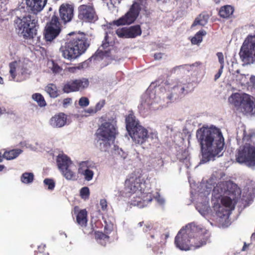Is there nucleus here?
<instances>
[{"label": "nucleus", "instance_id": "4d7b16f0", "mask_svg": "<svg viewBox=\"0 0 255 255\" xmlns=\"http://www.w3.org/2000/svg\"><path fill=\"white\" fill-rule=\"evenodd\" d=\"M4 168V166L3 165H0V171H2Z\"/></svg>", "mask_w": 255, "mask_h": 255}, {"label": "nucleus", "instance_id": "3c124183", "mask_svg": "<svg viewBox=\"0 0 255 255\" xmlns=\"http://www.w3.org/2000/svg\"><path fill=\"white\" fill-rule=\"evenodd\" d=\"M20 73L23 76H26L30 74V72L26 68L23 67L21 69Z\"/></svg>", "mask_w": 255, "mask_h": 255}, {"label": "nucleus", "instance_id": "5701e85b", "mask_svg": "<svg viewBox=\"0 0 255 255\" xmlns=\"http://www.w3.org/2000/svg\"><path fill=\"white\" fill-rule=\"evenodd\" d=\"M254 102L251 100V96L247 94H243L242 103L240 107L244 109L245 112H251L253 110Z\"/></svg>", "mask_w": 255, "mask_h": 255}, {"label": "nucleus", "instance_id": "c756f323", "mask_svg": "<svg viewBox=\"0 0 255 255\" xmlns=\"http://www.w3.org/2000/svg\"><path fill=\"white\" fill-rule=\"evenodd\" d=\"M236 198L233 199V197H229L226 195L222 198L221 202L223 206L232 210L235 208V205L233 204V201Z\"/></svg>", "mask_w": 255, "mask_h": 255}, {"label": "nucleus", "instance_id": "7ed1b4c3", "mask_svg": "<svg viewBox=\"0 0 255 255\" xmlns=\"http://www.w3.org/2000/svg\"><path fill=\"white\" fill-rule=\"evenodd\" d=\"M254 138V131L244 130L243 145L239 148L236 155L238 162L245 163L249 167L255 166V143L253 140Z\"/></svg>", "mask_w": 255, "mask_h": 255}, {"label": "nucleus", "instance_id": "20e7f679", "mask_svg": "<svg viewBox=\"0 0 255 255\" xmlns=\"http://www.w3.org/2000/svg\"><path fill=\"white\" fill-rule=\"evenodd\" d=\"M89 43L85 34L76 35L68 41L60 49L64 58L68 60L75 59L84 53Z\"/></svg>", "mask_w": 255, "mask_h": 255}, {"label": "nucleus", "instance_id": "b1692460", "mask_svg": "<svg viewBox=\"0 0 255 255\" xmlns=\"http://www.w3.org/2000/svg\"><path fill=\"white\" fill-rule=\"evenodd\" d=\"M87 211L86 209L81 210L76 216L77 224L82 227L86 226L87 223Z\"/></svg>", "mask_w": 255, "mask_h": 255}, {"label": "nucleus", "instance_id": "6ab92c4d", "mask_svg": "<svg viewBox=\"0 0 255 255\" xmlns=\"http://www.w3.org/2000/svg\"><path fill=\"white\" fill-rule=\"evenodd\" d=\"M88 164L89 162L88 161L80 162L78 168V172L84 176V178L86 181H89L93 179L94 172L89 169Z\"/></svg>", "mask_w": 255, "mask_h": 255}, {"label": "nucleus", "instance_id": "5fc2aeb1", "mask_svg": "<svg viewBox=\"0 0 255 255\" xmlns=\"http://www.w3.org/2000/svg\"><path fill=\"white\" fill-rule=\"evenodd\" d=\"M250 82L253 85V88H254V90L255 91V76H251L250 77Z\"/></svg>", "mask_w": 255, "mask_h": 255}, {"label": "nucleus", "instance_id": "a18cd8bd", "mask_svg": "<svg viewBox=\"0 0 255 255\" xmlns=\"http://www.w3.org/2000/svg\"><path fill=\"white\" fill-rule=\"evenodd\" d=\"M100 204L103 211H105L107 209V202L106 199H103L100 200Z\"/></svg>", "mask_w": 255, "mask_h": 255}, {"label": "nucleus", "instance_id": "9b49d317", "mask_svg": "<svg viewBox=\"0 0 255 255\" xmlns=\"http://www.w3.org/2000/svg\"><path fill=\"white\" fill-rule=\"evenodd\" d=\"M62 25L59 17L54 15L45 26L44 35L46 41H51L55 39L61 31Z\"/></svg>", "mask_w": 255, "mask_h": 255}, {"label": "nucleus", "instance_id": "473e14b6", "mask_svg": "<svg viewBox=\"0 0 255 255\" xmlns=\"http://www.w3.org/2000/svg\"><path fill=\"white\" fill-rule=\"evenodd\" d=\"M32 98L36 101L38 105L40 107H44L47 104L44 97L40 93H35L32 95Z\"/></svg>", "mask_w": 255, "mask_h": 255}, {"label": "nucleus", "instance_id": "864d4df0", "mask_svg": "<svg viewBox=\"0 0 255 255\" xmlns=\"http://www.w3.org/2000/svg\"><path fill=\"white\" fill-rule=\"evenodd\" d=\"M162 53H156L154 55V58L155 60H159L162 58Z\"/></svg>", "mask_w": 255, "mask_h": 255}, {"label": "nucleus", "instance_id": "8fccbe9b", "mask_svg": "<svg viewBox=\"0 0 255 255\" xmlns=\"http://www.w3.org/2000/svg\"><path fill=\"white\" fill-rule=\"evenodd\" d=\"M86 113H88L89 114H94L97 113L96 110H95V108L90 107L88 109L85 111Z\"/></svg>", "mask_w": 255, "mask_h": 255}, {"label": "nucleus", "instance_id": "09e8293b", "mask_svg": "<svg viewBox=\"0 0 255 255\" xmlns=\"http://www.w3.org/2000/svg\"><path fill=\"white\" fill-rule=\"evenodd\" d=\"M72 101V99L70 98H65L63 100V106L64 108H66L67 107L68 105H69Z\"/></svg>", "mask_w": 255, "mask_h": 255}, {"label": "nucleus", "instance_id": "052dcab7", "mask_svg": "<svg viewBox=\"0 0 255 255\" xmlns=\"http://www.w3.org/2000/svg\"><path fill=\"white\" fill-rule=\"evenodd\" d=\"M214 1L216 3H219L220 2V0H214Z\"/></svg>", "mask_w": 255, "mask_h": 255}, {"label": "nucleus", "instance_id": "37998d69", "mask_svg": "<svg viewBox=\"0 0 255 255\" xmlns=\"http://www.w3.org/2000/svg\"><path fill=\"white\" fill-rule=\"evenodd\" d=\"M105 104V102L104 100L101 101L99 102L94 107L95 110H96L97 112L101 110V109L104 107Z\"/></svg>", "mask_w": 255, "mask_h": 255}, {"label": "nucleus", "instance_id": "bb28decb", "mask_svg": "<svg viewBox=\"0 0 255 255\" xmlns=\"http://www.w3.org/2000/svg\"><path fill=\"white\" fill-rule=\"evenodd\" d=\"M21 152L22 150L20 149L5 151L3 154V157L7 160H12L17 157Z\"/></svg>", "mask_w": 255, "mask_h": 255}, {"label": "nucleus", "instance_id": "7c9ffc66", "mask_svg": "<svg viewBox=\"0 0 255 255\" xmlns=\"http://www.w3.org/2000/svg\"><path fill=\"white\" fill-rule=\"evenodd\" d=\"M209 16L208 14L201 13L195 19L192 26L200 25L204 26L208 22Z\"/></svg>", "mask_w": 255, "mask_h": 255}, {"label": "nucleus", "instance_id": "aec40b11", "mask_svg": "<svg viewBox=\"0 0 255 255\" xmlns=\"http://www.w3.org/2000/svg\"><path fill=\"white\" fill-rule=\"evenodd\" d=\"M108 35L107 33H106L102 44L97 50L93 56L96 57L103 58L104 56H109L110 50L109 49L107 50V49L109 47L110 44L109 41H108Z\"/></svg>", "mask_w": 255, "mask_h": 255}, {"label": "nucleus", "instance_id": "393cba45", "mask_svg": "<svg viewBox=\"0 0 255 255\" xmlns=\"http://www.w3.org/2000/svg\"><path fill=\"white\" fill-rule=\"evenodd\" d=\"M63 176L68 180H75L77 179L76 173L72 168V165L61 171Z\"/></svg>", "mask_w": 255, "mask_h": 255}, {"label": "nucleus", "instance_id": "a211bd4d", "mask_svg": "<svg viewBox=\"0 0 255 255\" xmlns=\"http://www.w3.org/2000/svg\"><path fill=\"white\" fill-rule=\"evenodd\" d=\"M47 2L45 0H26V3L34 14L41 11Z\"/></svg>", "mask_w": 255, "mask_h": 255}, {"label": "nucleus", "instance_id": "dca6fc26", "mask_svg": "<svg viewBox=\"0 0 255 255\" xmlns=\"http://www.w3.org/2000/svg\"><path fill=\"white\" fill-rule=\"evenodd\" d=\"M74 11L73 5L67 3L62 4L59 8V18L61 24H65L72 21L74 15Z\"/></svg>", "mask_w": 255, "mask_h": 255}, {"label": "nucleus", "instance_id": "412c9836", "mask_svg": "<svg viewBox=\"0 0 255 255\" xmlns=\"http://www.w3.org/2000/svg\"><path fill=\"white\" fill-rule=\"evenodd\" d=\"M126 128L128 132L136 128L137 126H141L139 122L136 120L133 112H130L126 118Z\"/></svg>", "mask_w": 255, "mask_h": 255}, {"label": "nucleus", "instance_id": "a19ab883", "mask_svg": "<svg viewBox=\"0 0 255 255\" xmlns=\"http://www.w3.org/2000/svg\"><path fill=\"white\" fill-rule=\"evenodd\" d=\"M109 238V236L102 232H97L95 233V238L96 240H108Z\"/></svg>", "mask_w": 255, "mask_h": 255}, {"label": "nucleus", "instance_id": "9d476101", "mask_svg": "<svg viewBox=\"0 0 255 255\" xmlns=\"http://www.w3.org/2000/svg\"><path fill=\"white\" fill-rule=\"evenodd\" d=\"M215 194L226 195L236 198L237 194L240 193V189L235 183L231 181H226L219 182L213 189Z\"/></svg>", "mask_w": 255, "mask_h": 255}, {"label": "nucleus", "instance_id": "f257e3e1", "mask_svg": "<svg viewBox=\"0 0 255 255\" xmlns=\"http://www.w3.org/2000/svg\"><path fill=\"white\" fill-rule=\"evenodd\" d=\"M196 137L201 145L203 162L222 155L220 153L224 149L225 141L220 128L203 127L197 130Z\"/></svg>", "mask_w": 255, "mask_h": 255}, {"label": "nucleus", "instance_id": "cd10ccee", "mask_svg": "<svg viewBox=\"0 0 255 255\" xmlns=\"http://www.w3.org/2000/svg\"><path fill=\"white\" fill-rule=\"evenodd\" d=\"M151 103L150 98L147 96L143 98L140 104L138 106V108L140 112H145L150 110Z\"/></svg>", "mask_w": 255, "mask_h": 255}, {"label": "nucleus", "instance_id": "39448f33", "mask_svg": "<svg viewBox=\"0 0 255 255\" xmlns=\"http://www.w3.org/2000/svg\"><path fill=\"white\" fill-rule=\"evenodd\" d=\"M14 23L18 35L24 39H32L36 35V27L38 26V24L36 15L28 14L22 17H17Z\"/></svg>", "mask_w": 255, "mask_h": 255}, {"label": "nucleus", "instance_id": "f8f14e48", "mask_svg": "<svg viewBox=\"0 0 255 255\" xmlns=\"http://www.w3.org/2000/svg\"><path fill=\"white\" fill-rule=\"evenodd\" d=\"M140 10V6L138 3L134 2L131 6L129 11L123 16L113 23L117 26L129 24L133 22L138 16Z\"/></svg>", "mask_w": 255, "mask_h": 255}, {"label": "nucleus", "instance_id": "de8ad7c7", "mask_svg": "<svg viewBox=\"0 0 255 255\" xmlns=\"http://www.w3.org/2000/svg\"><path fill=\"white\" fill-rule=\"evenodd\" d=\"M9 73L10 75L12 78V80H14L16 77V68L14 67L10 66V69L9 71Z\"/></svg>", "mask_w": 255, "mask_h": 255}, {"label": "nucleus", "instance_id": "1a4fd4ad", "mask_svg": "<svg viewBox=\"0 0 255 255\" xmlns=\"http://www.w3.org/2000/svg\"><path fill=\"white\" fill-rule=\"evenodd\" d=\"M128 133L135 144L141 145H145L146 142H148L149 138L155 140L158 139L157 133L152 132L148 134V130L142 126H137Z\"/></svg>", "mask_w": 255, "mask_h": 255}, {"label": "nucleus", "instance_id": "c9c22d12", "mask_svg": "<svg viewBox=\"0 0 255 255\" xmlns=\"http://www.w3.org/2000/svg\"><path fill=\"white\" fill-rule=\"evenodd\" d=\"M80 195L82 199L84 200L88 199L90 196L89 188L88 187H82L80 189Z\"/></svg>", "mask_w": 255, "mask_h": 255}, {"label": "nucleus", "instance_id": "6e6552de", "mask_svg": "<svg viewBox=\"0 0 255 255\" xmlns=\"http://www.w3.org/2000/svg\"><path fill=\"white\" fill-rule=\"evenodd\" d=\"M244 65L255 63V35H248L244 40L239 52Z\"/></svg>", "mask_w": 255, "mask_h": 255}, {"label": "nucleus", "instance_id": "a878e982", "mask_svg": "<svg viewBox=\"0 0 255 255\" xmlns=\"http://www.w3.org/2000/svg\"><path fill=\"white\" fill-rule=\"evenodd\" d=\"M234 8L230 5L222 6L219 11V15L223 18L229 17L234 12Z\"/></svg>", "mask_w": 255, "mask_h": 255}, {"label": "nucleus", "instance_id": "680f3d73", "mask_svg": "<svg viewBox=\"0 0 255 255\" xmlns=\"http://www.w3.org/2000/svg\"><path fill=\"white\" fill-rule=\"evenodd\" d=\"M148 145H150V144H151V143H148Z\"/></svg>", "mask_w": 255, "mask_h": 255}, {"label": "nucleus", "instance_id": "bf43d9fd", "mask_svg": "<svg viewBox=\"0 0 255 255\" xmlns=\"http://www.w3.org/2000/svg\"><path fill=\"white\" fill-rule=\"evenodd\" d=\"M184 90H185L184 88V87H182L181 88V93L183 94L184 92Z\"/></svg>", "mask_w": 255, "mask_h": 255}, {"label": "nucleus", "instance_id": "6e6d98bb", "mask_svg": "<svg viewBox=\"0 0 255 255\" xmlns=\"http://www.w3.org/2000/svg\"><path fill=\"white\" fill-rule=\"evenodd\" d=\"M249 244H247L246 243H244V246L242 249V251H245L249 247Z\"/></svg>", "mask_w": 255, "mask_h": 255}, {"label": "nucleus", "instance_id": "4c0bfd02", "mask_svg": "<svg viewBox=\"0 0 255 255\" xmlns=\"http://www.w3.org/2000/svg\"><path fill=\"white\" fill-rule=\"evenodd\" d=\"M139 227H142L144 226L143 228V231L145 232L150 231L152 228V224L151 223H144L143 221L140 222L138 224Z\"/></svg>", "mask_w": 255, "mask_h": 255}, {"label": "nucleus", "instance_id": "2f4dec72", "mask_svg": "<svg viewBox=\"0 0 255 255\" xmlns=\"http://www.w3.org/2000/svg\"><path fill=\"white\" fill-rule=\"evenodd\" d=\"M45 91L51 98H55L59 95L57 87L53 84H48L45 87Z\"/></svg>", "mask_w": 255, "mask_h": 255}, {"label": "nucleus", "instance_id": "c03bdc74", "mask_svg": "<svg viewBox=\"0 0 255 255\" xmlns=\"http://www.w3.org/2000/svg\"><path fill=\"white\" fill-rule=\"evenodd\" d=\"M52 70L53 73H57L60 72L61 71V68L57 64L53 63Z\"/></svg>", "mask_w": 255, "mask_h": 255}, {"label": "nucleus", "instance_id": "e433bc0d", "mask_svg": "<svg viewBox=\"0 0 255 255\" xmlns=\"http://www.w3.org/2000/svg\"><path fill=\"white\" fill-rule=\"evenodd\" d=\"M236 80L241 84V85H244L248 83V79L246 76L244 74H238L236 76Z\"/></svg>", "mask_w": 255, "mask_h": 255}, {"label": "nucleus", "instance_id": "ea45409f", "mask_svg": "<svg viewBox=\"0 0 255 255\" xmlns=\"http://www.w3.org/2000/svg\"><path fill=\"white\" fill-rule=\"evenodd\" d=\"M89 100L88 98L83 97H81L79 101V105L81 107H86L89 105Z\"/></svg>", "mask_w": 255, "mask_h": 255}, {"label": "nucleus", "instance_id": "49530a36", "mask_svg": "<svg viewBox=\"0 0 255 255\" xmlns=\"http://www.w3.org/2000/svg\"><path fill=\"white\" fill-rule=\"evenodd\" d=\"M79 69V67H66L65 70L67 72L74 73H75L77 69Z\"/></svg>", "mask_w": 255, "mask_h": 255}, {"label": "nucleus", "instance_id": "423d86ee", "mask_svg": "<svg viewBox=\"0 0 255 255\" xmlns=\"http://www.w3.org/2000/svg\"><path fill=\"white\" fill-rule=\"evenodd\" d=\"M125 191L132 195L135 194L133 198H136V199L132 201L131 203L134 205H138L141 202V200L145 201V198L150 194L146 188L145 182L140 177H132L126 180Z\"/></svg>", "mask_w": 255, "mask_h": 255}, {"label": "nucleus", "instance_id": "79ce46f5", "mask_svg": "<svg viewBox=\"0 0 255 255\" xmlns=\"http://www.w3.org/2000/svg\"><path fill=\"white\" fill-rule=\"evenodd\" d=\"M217 56L218 58L219 62L221 64V68H223L224 65V58L223 54L222 52H218L217 53Z\"/></svg>", "mask_w": 255, "mask_h": 255}, {"label": "nucleus", "instance_id": "13d9d810", "mask_svg": "<svg viewBox=\"0 0 255 255\" xmlns=\"http://www.w3.org/2000/svg\"><path fill=\"white\" fill-rule=\"evenodd\" d=\"M0 84H3V79L0 76Z\"/></svg>", "mask_w": 255, "mask_h": 255}, {"label": "nucleus", "instance_id": "0eeeda50", "mask_svg": "<svg viewBox=\"0 0 255 255\" xmlns=\"http://www.w3.org/2000/svg\"><path fill=\"white\" fill-rule=\"evenodd\" d=\"M116 123L114 120L105 122L101 124L98 129V136L101 140L105 142V151L110 146V142L115 141L116 135L118 133Z\"/></svg>", "mask_w": 255, "mask_h": 255}, {"label": "nucleus", "instance_id": "f03ea898", "mask_svg": "<svg viewBox=\"0 0 255 255\" xmlns=\"http://www.w3.org/2000/svg\"><path fill=\"white\" fill-rule=\"evenodd\" d=\"M208 240L207 231L194 223L188 224L175 238L176 247L181 251L195 250L205 245Z\"/></svg>", "mask_w": 255, "mask_h": 255}, {"label": "nucleus", "instance_id": "4468645a", "mask_svg": "<svg viewBox=\"0 0 255 255\" xmlns=\"http://www.w3.org/2000/svg\"><path fill=\"white\" fill-rule=\"evenodd\" d=\"M78 18L86 22H94L98 19L93 5L83 4L78 7Z\"/></svg>", "mask_w": 255, "mask_h": 255}, {"label": "nucleus", "instance_id": "f704fd0d", "mask_svg": "<svg viewBox=\"0 0 255 255\" xmlns=\"http://www.w3.org/2000/svg\"><path fill=\"white\" fill-rule=\"evenodd\" d=\"M20 179L23 183H31L34 180V175L32 173L25 172L22 174Z\"/></svg>", "mask_w": 255, "mask_h": 255}, {"label": "nucleus", "instance_id": "603ef678", "mask_svg": "<svg viewBox=\"0 0 255 255\" xmlns=\"http://www.w3.org/2000/svg\"><path fill=\"white\" fill-rule=\"evenodd\" d=\"M223 68H222L221 67L220 69L219 70L218 73L215 75V80H217L221 76V75L222 74V72H223Z\"/></svg>", "mask_w": 255, "mask_h": 255}, {"label": "nucleus", "instance_id": "58836bf2", "mask_svg": "<svg viewBox=\"0 0 255 255\" xmlns=\"http://www.w3.org/2000/svg\"><path fill=\"white\" fill-rule=\"evenodd\" d=\"M44 183L48 186L49 190H53L55 187V182L53 179L46 178L44 180Z\"/></svg>", "mask_w": 255, "mask_h": 255}, {"label": "nucleus", "instance_id": "f3484780", "mask_svg": "<svg viewBox=\"0 0 255 255\" xmlns=\"http://www.w3.org/2000/svg\"><path fill=\"white\" fill-rule=\"evenodd\" d=\"M67 116L64 113L55 114L49 120V124L53 128H61L64 126L67 122Z\"/></svg>", "mask_w": 255, "mask_h": 255}, {"label": "nucleus", "instance_id": "ddd939ff", "mask_svg": "<svg viewBox=\"0 0 255 255\" xmlns=\"http://www.w3.org/2000/svg\"><path fill=\"white\" fill-rule=\"evenodd\" d=\"M89 85V80L86 78L70 80L64 84L62 91L65 93L78 92L87 88Z\"/></svg>", "mask_w": 255, "mask_h": 255}, {"label": "nucleus", "instance_id": "c85d7f7f", "mask_svg": "<svg viewBox=\"0 0 255 255\" xmlns=\"http://www.w3.org/2000/svg\"><path fill=\"white\" fill-rule=\"evenodd\" d=\"M242 96L243 94L234 93L229 98V100L236 107L239 108L241 106V103H242Z\"/></svg>", "mask_w": 255, "mask_h": 255}, {"label": "nucleus", "instance_id": "2eb2a0df", "mask_svg": "<svg viewBox=\"0 0 255 255\" xmlns=\"http://www.w3.org/2000/svg\"><path fill=\"white\" fill-rule=\"evenodd\" d=\"M116 33L120 38H134L141 34L142 31L139 25H134L128 27L118 28Z\"/></svg>", "mask_w": 255, "mask_h": 255}, {"label": "nucleus", "instance_id": "72a5a7b5", "mask_svg": "<svg viewBox=\"0 0 255 255\" xmlns=\"http://www.w3.org/2000/svg\"><path fill=\"white\" fill-rule=\"evenodd\" d=\"M206 33L205 31L204 30H200L198 31L191 39V43L193 44H199L202 41L203 36L205 35Z\"/></svg>", "mask_w": 255, "mask_h": 255}, {"label": "nucleus", "instance_id": "4be33fe9", "mask_svg": "<svg viewBox=\"0 0 255 255\" xmlns=\"http://www.w3.org/2000/svg\"><path fill=\"white\" fill-rule=\"evenodd\" d=\"M56 162L60 171L72 164L70 158L65 154H59L57 157Z\"/></svg>", "mask_w": 255, "mask_h": 255}]
</instances>
